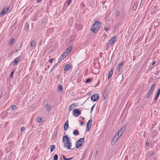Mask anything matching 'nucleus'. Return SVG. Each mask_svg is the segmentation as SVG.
Returning a JSON list of instances; mask_svg holds the SVG:
<instances>
[{
  "mask_svg": "<svg viewBox=\"0 0 160 160\" xmlns=\"http://www.w3.org/2000/svg\"><path fill=\"white\" fill-rule=\"evenodd\" d=\"M62 142L64 143V148L68 150L71 149L72 146L71 142L69 140L68 137L67 136H64L62 138Z\"/></svg>",
  "mask_w": 160,
  "mask_h": 160,
  "instance_id": "1",
  "label": "nucleus"
},
{
  "mask_svg": "<svg viewBox=\"0 0 160 160\" xmlns=\"http://www.w3.org/2000/svg\"><path fill=\"white\" fill-rule=\"evenodd\" d=\"M101 26L100 23L99 22L95 21L91 27V30L94 33H96L99 30Z\"/></svg>",
  "mask_w": 160,
  "mask_h": 160,
  "instance_id": "2",
  "label": "nucleus"
},
{
  "mask_svg": "<svg viewBox=\"0 0 160 160\" xmlns=\"http://www.w3.org/2000/svg\"><path fill=\"white\" fill-rule=\"evenodd\" d=\"M84 142V138H82L79 139L77 142V143L76 145V148H78L79 147L82 146V144Z\"/></svg>",
  "mask_w": 160,
  "mask_h": 160,
  "instance_id": "3",
  "label": "nucleus"
},
{
  "mask_svg": "<svg viewBox=\"0 0 160 160\" xmlns=\"http://www.w3.org/2000/svg\"><path fill=\"white\" fill-rule=\"evenodd\" d=\"M9 9V8L8 7L4 8L1 12L0 13V17L6 14L8 12Z\"/></svg>",
  "mask_w": 160,
  "mask_h": 160,
  "instance_id": "4",
  "label": "nucleus"
},
{
  "mask_svg": "<svg viewBox=\"0 0 160 160\" xmlns=\"http://www.w3.org/2000/svg\"><path fill=\"white\" fill-rule=\"evenodd\" d=\"M73 116L75 117H78L81 114V111L78 109H74L73 112Z\"/></svg>",
  "mask_w": 160,
  "mask_h": 160,
  "instance_id": "5",
  "label": "nucleus"
},
{
  "mask_svg": "<svg viewBox=\"0 0 160 160\" xmlns=\"http://www.w3.org/2000/svg\"><path fill=\"white\" fill-rule=\"evenodd\" d=\"M99 98V96L98 94H95L93 95L91 97V100L93 102L97 101Z\"/></svg>",
  "mask_w": 160,
  "mask_h": 160,
  "instance_id": "6",
  "label": "nucleus"
},
{
  "mask_svg": "<svg viewBox=\"0 0 160 160\" xmlns=\"http://www.w3.org/2000/svg\"><path fill=\"white\" fill-rule=\"evenodd\" d=\"M92 119H90L87 122L86 124V127L87 129V131H89L91 128L92 124Z\"/></svg>",
  "mask_w": 160,
  "mask_h": 160,
  "instance_id": "7",
  "label": "nucleus"
},
{
  "mask_svg": "<svg viewBox=\"0 0 160 160\" xmlns=\"http://www.w3.org/2000/svg\"><path fill=\"white\" fill-rule=\"evenodd\" d=\"M71 65L69 64H67L64 66V71H67L71 69Z\"/></svg>",
  "mask_w": 160,
  "mask_h": 160,
  "instance_id": "8",
  "label": "nucleus"
},
{
  "mask_svg": "<svg viewBox=\"0 0 160 160\" xmlns=\"http://www.w3.org/2000/svg\"><path fill=\"white\" fill-rule=\"evenodd\" d=\"M116 39L117 38L115 36L113 37L109 41V44L111 46L112 45L116 40Z\"/></svg>",
  "mask_w": 160,
  "mask_h": 160,
  "instance_id": "9",
  "label": "nucleus"
},
{
  "mask_svg": "<svg viewBox=\"0 0 160 160\" xmlns=\"http://www.w3.org/2000/svg\"><path fill=\"white\" fill-rule=\"evenodd\" d=\"M20 57H18L16 58L13 62V65L15 66L20 61Z\"/></svg>",
  "mask_w": 160,
  "mask_h": 160,
  "instance_id": "10",
  "label": "nucleus"
},
{
  "mask_svg": "<svg viewBox=\"0 0 160 160\" xmlns=\"http://www.w3.org/2000/svg\"><path fill=\"white\" fill-rule=\"evenodd\" d=\"M69 127L68 120H67L64 126V129L65 131H66L68 128Z\"/></svg>",
  "mask_w": 160,
  "mask_h": 160,
  "instance_id": "11",
  "label": "nucleus"
},
{
  "mask_svg": "<svg viewBox=\"0 0 160 160\" xmlns=\"http://www.w3.org/2000/svg\"><path fill=\"white\" fill-rule=\"evenodd\" d=\"M116 136H115L112 138V141H111V144L112 145L114 144L116 142L117 140H118V138H117Z\"/></svg>",
  "mask_w": 160,
  "mask_h": 160,
  "instance_id": "12",
  "label": "nucleus"
},
{
  "mask_svg": "<svg viewBox=\"0 0 160 160\" xmlns=\"http://www.w3.org/2000/svg\"><path fill=\"white\" fill-rule=\"evenodd\" d=\"M155 86H156V84L155 83H154L152 84V86H151L149 92H150L151 93H152V92L153 91L155 87Z\"/></svg>",
  "mask_w": 160,
  "mask_h": 160,
  "instance_id": "13",
  "label": "nucleus"
},
{
  "mask_svg": "<svg viewBox=\"0 0 160 160\" xmlns=\"http://www.w3.org/2000/svg\"><path fill=\"white\" fill-rule=\"evenodd\" d=\"M72 47L71 46L68 47L66 50V52H67L68 54L72 51Z\"/></svg>",
  "mask_w": 160,
  "mask_h": 160,
  "instance_id": "14",
  "label": "nucleus"
},
{
  "mask_svg": "<svg viewBox=\"0 0 160 160\" xmlns=\"http://www.w3.org/2000/svg\"><path fill=\"white\" fill-rule=\"evenodd\" d=\"M68 55V54L66 52H65L62 53V54L61 55V57H62V58H63V59H64Z\"/></svg>",
  "mask_w": 160,
  "mask_h": 160,
  "instance_id": "15",
  "label": "nucleus"
},
{
  "mask_svg": "<svg viewBox=\"0 0 160 160\" xmlns=\"http://www.w3.org/2000/svg\"><path fill=\"white\" fill-rule=\"evenodd\" d=\"M77 106V105L75 103L72 104L69 107V110L71 111L73 109V108Z\"/></svg>",
  "mask_w": 160,
  "mask_h": 160,
  "instance_id": "16",
  "label": "nucleus"
},
{
  "mask_svg": "<svg viewBox=\"0 0 160 160\" xmlns=\"http://www.w3.org/2000/svg\"><path fill=\"white\" fill-rule=\"evenodd\" d=\"M125 129V127H123L121 129H120L119 131H118V132L120 133L121 135H122V133L124 131Z\"/></svg>",
  "mask_w": 160,
  "mask_h": 160,
  "instance_id": "17",
  "label": "nucleus"
},
{
  "mask_svg": "<svg viewBox=\"0 0 160 160\" xmlns=\"http://www.w3.org/2000/svg\"><path fill=\"white\" fill-rule=\"evenodd\" d=\"M73 134L75 136H78L79 135V133L77 130H75L73 131Z\"/></svg>",
  "mask_w": 160,
  "mask_h": 160,
  "instance_id": "18",
  "label": "nucleus"
},
{
  "mask_svg": "<svg viewBox=\"0 0 160 160\" xmlns=\"http://www.w3.org/2000/svg\"><path fill=\"white\" fill-rule=\"evenodd\" d=\"M46 108L47 109V110L48 111H49L50 109H52V108L51 107V105H48L47 104L46 106Z\"/></svg>",
  "mask_w": 160,
  "mask_h": 160,
  "instance_id": "19",
  "label": "nucleus"
},
{
  "mask_svg": "<svg viewBox=\"0 0 160 160\" xmlns=\"http://www.w3.org/2000/svg\"><path fill=\"white\" fill-rule=\"evenodd\" d=\"M123 62H122L121 63H120L119 65H118V71H119L120 69L122 68V66H123Z\"/></svg>",
  "mask_w": 160,
  "mask_h": 160,
  "instance_id": "20",
  "label": "nucleus"
},
{
  "mask_svg": "<svg viewBox=\"0 0 160 160\" xmlns=\"http://www.w3.org/2000/svg\"><path fill=\"white\" fill-rule=\"evenodd\" d=\"M50 152H51L52 151L55 149V146L54 145H51L50 146Z\"/></svg>",
  "mask_w": 160,
  "mask_h": 160,
  "instance_id": "21",
  "label": "nucleus"
},
{
  "mask_svg": "<svg viewBox=\"0 0 160 160\" xmlns=\"http://www.w3.org/2000/svg\"><path fill=\"white\" fill-rule=\"evenodd\" d=\"M14 39L12 38L9 42V43H8L9 45L10 46L12 45L14 43Z\"/></svg>",
  "mask_w": 160,
  "mask_h": 160,
  "instance_id": "22",
  "label": "nucleus"
},
{
  "mask_svg": "<svg viewBox=\"0 0 160 160\" xmlns=\"http://www.w3.org/2000/svg\"><path fill=\"white\" fill-rule=\"evenodd\" d=\"M112 73H113L112 70V69L111 70V71H110L109 73L108 76V79H109V78L112 76Z\"/></svg>",
  "mask_w": 160,
  "mask_h": 160,
  "instance_id": "23",
  "label": "nucleus"
},
{
  "mask_svg": "<svg viewBox=\"0 0 160 160\" xmlns=\"http://www.w3.org/2000/svg\"><path fill=\"white\" fill-rule=\"evenodd\" d=\"M35 45V42L34 41H32L31 42V45L32 47Z\"/></svg>",
  "mask_w": 160,
  "mask_h": 160,
  "instance_id": "24",
  "label": "nucleus"
},
{
  "mask_svg": "<svg viewBox=\"0 0 160 160\" xmlns=\"http://www.w3.org/2000/svg\"><path fill=\"white\" fill-rule=\"evenodd\" d=\"M62 157L63 160H71L72 158V157L69 158H67L64 156H63Z\"/></svg>",
  "mask_w": 160,
  "mask_h": 160,
  "instance_id": "25",
  "label": "nucleus"
},
{
  "mask_svg": "<svg viewBox=\"0 0 160 160\" xmlns=\"http://www.w3.org/2000/svg\"><path fill=\"white\" fill-rule=\"evenodd\" d=\"M152 93L150 92H148V94L146 96V97L147 98H148L150 97V96L151 95Z\"/></svg>",
  "mask_w": 160,
  "mask_h": 160,
  "instance_id": "26",
  "label": "nucleus"
},
{
  "mask_svg": "<svg viewBox=\"0 0 160 160\" xmlns=\"http://www.w3.org/2000/svg\"><path fill=\"white\" fill-rule=\"evenodd\" d=\"M37 120L39 122H42V118L40 117L38 118L37 119Z\"/></svg>",
  "mask_w": 160,
  "mask_h": 160,
  "instance_id": "27",
  "label": "nucleus"
},
{
  "mask_svg": "<svg viewBox=\"0 0 160 160\" xmlns=\"http://www.w3.org/2000/svg\"><path fill=\"white\" fill-rule=\"evenodd\" d=\"M63 59H64L61 56V57L60 58L59 60L57 62V63H60L62 61Z\"/></svg>",
  "mask_w": 160,
  "mask_h": 160,
  "instance_id": "28",
  "label": "nucleus"
},
{
  "mask_svg": "<svg viewBox=\"0 0 160 160\" xmlns=\"http://www.w3.org/2000/svg\"><path fill=\"white\" fill-rule=\"evenodd\" d=\"M120 134V133H119L118 132L116 134V135L115 136H117V138H118V139L119 137H120L121 136V135L120 134V135H119V134Z\"/></svg>",
  "mask_w": 160,
  "mask_h": 160,
  "instance_id": "29",
  "label": "nucleus"
},
{
  "mask_svg": "<svg viewBox=\"0 0 160 160\" xmlns=\"http://www.w3.org/2000/svg\"><path fill=\"white\" fill-rule=\"evenodd\" d=\"M53 160H57L58 158V156L57 155H55L53 157Z\"/></svg>",
  "mask_w": 160,
  "mask_h": 160,
  "instance_id": "30",
  "label": "nucleus"
},
{
  "mask_svg": "<svg viewBox=\"0 0 160 160\" xmlns=\"http://www.w3.org/2000/svg\"><path fill=\"white\" fill-rule=\"evenodd\" d=\"M159 93L157 92V94L156 95V96L154 99L155 100H156L157 99L158 97L159 96Z\"/></svg>",
  "mask_w": 160,
  "mask_h": 160,
  "instance_id": "31",
  "label": "nucleus"
},
{
  "mask_svg": "<svg viewBox=\"0 0 160 160\" xmlns=\"http://www.w3.org/2000/svg\"><path fill=\"white\" fill-rule=\"evenodd\" d=\"M91 81V79L88 78L86 80V83H88V82H90Z\"/></svg>",
  "mask_w": 160,
  "mask_h": 160,
  "instance_id": "32",
  "label": "nucleus"
},
{
  "mask_svg": "<svg viewBox=\"0 0 160 160\" xmlns=\"http://www.w3.org/2000/svg\"><path fill=\"white\" fill-rule=\"evenodd\" d=\"M120 14V12L119 11H118L116 12V16L118 17V16Z\"/></svg>",
  "mask_w": 160,
  "mask_h": 160,
  "instance_id": "33",
  "label": "nucleus"
},
{
  "mask_svg": "<svg viewBox=\"0 0 160 160\" xmlns=\"http://www.w3.org/2000/svg\"><path fill=\"white\" fill-rule=\"evenodd\" d=\"M58 63H56V64H55V65H54L53 66L52 68V69H51V71H52V69H53L54 68H55L56 66H57V64Z\"/></svg>",
  "mask_w": 160,
  "mask_h": 160,
  "instance_id": "34",
  "label": "nucleus"
},
{
  "mask_svg": "<svg viewBox=\"0 0 160 160\" xmlns=\"http://www.w3.org/2000/svg\"><path fill=\"white\" fill-rule=\"evenodd\" d=\"M12 109L13 110H15L17 108L16 107L15 105H12Z\"/></svg>",
  "mask_w": 160,
  "mask_h": 160,
  "instance_id": "35",
  "label": "nucleus"
},
{
  "mask_svg": "<svg viewBox=\"0 0 160 160\" xmlns=\"http://www.w3.org/2000/svg\"><path fill=\"white\" fill-rule=\"evenodd\" d=\"M71 0H68V2H67V4L68 6L69 5L70 3L71 2Z\"/></svg>",
  "mask_w": 160,
  "mask_h": 160,
  "instance_id": "36",
  "label": "nucleus"
},
{
  "mask_svg": "<svg viewBox=\"0 0 160 160\" xmlns=\"http://www.w3.org/2000/svg\"><path fill=\"white\" fill-rule=\"evenodd\" d=\"M59 89L60 90H62L63 88L62 86H60L58 87Z\"/></svg>",
  "mask_w": 160,
  "mask_h": 160,
  "instance_id": "37",
  "label": "nucleus"
},
{
  "mask_svg": "<svg viewBox=\"0 0 160 160\" xmlns=\"http://www.w3.org/2000/svg\"><path fill=\"white\" fill-rule=\"evenodd\" d=\"M14 73V71H12L11 73V74H10V77L11 78H12V76L13 75V74Z\"/></svg>",
  "mask_w": 160,
  "mask_h": 160,
  "instance_id": "38",
  "label": "nucleus"
},
{
  "mask_svg": "<svg viewBox=\"0 0 160 160\" xmlns=\"http://www.w3.org/2000/svg\"><path fill=\"white\" fill-rule=\"evenodd\" d=\"M95 104L91 108V113L92 111L93 110V108H94V107L95 106Z\"/></svg>",
  "mask_w": 160,
  "mask_h": 160,
  "instance_id": "39",
  "label": "nucleus"
},
{
  "mask_svg": "<svg viewBox=\"0 0 160 160\" xmlns=\"http://www.w3.org/2000/svg\"><path fill=\"white\" fill-rule=\"evenodd\" d=\"M21 130L22 131H23L25 130V128L24 127H22L21 128Z\"/></svg>",
  "mask_w": 160,
  "mask_h": 160,
  "instance_id": "40",
  "label": "nucleus"
},
{
  "mask_svg": "<svg viewBox=\"0 0 160 160\" xmlns=\"http://www.w3.org/2000/svg\"><path fill=\"white\" fill-rule=\"evenodd\" d=\"M53 61V59L52 58H51L49 59V62H52Z\"/></svg>",
  "mask_w": 160,
  "mask_h": 160,
  "instance_id": "41",
  "label": "nucleus"
},
{
  "mask_svg": "<svg viewBox=\"0 0 160 160\" xmlns=\"http://www.w3.org/2000/svg\"><path fill=\"white\" fill-rule=\"evenodd\" d=\"M104 29L106 31H107L108 30V28L105 27L104 28Z\"/></svg>",
  "mask_w": 160,
  "mask_h": 160,
  "instance_id": "42",
  "label": "nucleus"
},
{
  "mask_svg": "<svg viewBox=\"0 0 160 160\" xmlns=\"http://www.w3.org/2000/svg\"><path fill=\"white\" fill-rule=\"evenodd\" d=\"M133 6H135V7L136 8H137V3H136L135 4H134L133 6V8H134V7H133Z\"/></svg>",
  "mask_w": 160,
  "mask_h": 160,
  "instance_id": "43",
  "label": "nucleus"
},
{
  "mask_svg": "<svg viewBox=\"0 0 160 160\" xmlns=\"http://www.w3.org/2000/svg\"><path fill=\"white\" fill-rule=\"evenodd\" d=\"M149 145V143H148V142H146V145L147 146H148V145Z\"/></svg>",
  "mask_w": 160,
  "mask_h": 160,
  "instance_id": "44",
  "label": "nucleus"
},
{
  "mask_svg": "<svg viewBox=\"0 0 160 160\" xmlns=\"http://www.w3.org/2000/svg\"><path fill=\"white\" fill-rule=\"evenodd\" d=\"M157 92L158 93H159L160 94V89H159L158 90V91Z\"/></svg>",
  "mask_w": 160,
  "mask_h": 160,
  "instance_id": "45",
  "label": "nucleus"
},
{
  "mask_svg": "<svg viewBox=\"0 0 160 160\" xmlns=\"http://www.w3.org/2000/svg\"><path fill=\"white\" fill-rule=\"evenodd\" d=\"M143 1V0H141V2H140V5H141V4L142 3V2Z\"/></svg>",
  "mask_w": 160,
  "mask_h": 160,
  "instance_id": "46",
  "label": "nucleus"
},
{
  "mask_svg": "<svg viewBox=\"0 0 160 160\" xmlns=\"http://www.w3.org/2000/svg\"><path fill=\"white\" fill-rule=\"evenodd\" d=\"M80 123H81V125H83V122H81Z\"/></svg>",
  "mask_w": 160,
  "mask_h": 160,
  "instance_id": "47",
  "label": "nucleus"
},
{
  "mask_svg": "<svg viewBox=\"0 0 160 160\" xmlns=\"http://www.w3.org/2000/svg\"><path fill=\"white\" fill-rule=\"evenodd\" d=\"M154 154V152H153L151 154V156H152V155H153Z\"/></svg>",
  "mask_w": 160,
  "mask_h": 160,
  "instance_id": "48",
  "label": "nucleus"
},
{
  "mask_svg": "<svg viewBox=\"0 0 160 160\" xmlns=\"http://www.w3.org/2000/svg\"><path fill=\"white\" fill-rule=\"evenodd\" d=\"M155 62H153V63H152V65H154V64H155Z\"/></svg>",
  "mask_w": 160,
  "mask_h": 160,
  "instance_id": "49",
  "label": "nucleus"
},
{
  "mask_svg": "<svg viewBox=\"0 0 160 160\" xmlns=\"http://www.w3.org/2000/svg\"><path fill=\"white\" fill-rule=\"evenodd\" d=\"M40 0H37V2H40V1H39Z\"/></svg>",
  "mask_w": 160,
  "mask_h": 160,
  "instance_id": "50",
  "label": "nucleus"
},
{
  "mask_svg": "<svg viewBox=\"0 0 160 160\" xmlns=\"http://www.w3.org/2000/svg\"><path fill=\"white\" fill-rule=\"evenodd\" d=\"M59 75H57V78H59Z\"/></svg>",
  "mask_w": 160,
  "mask_h": 160,
  "instance_id": "51",
  "label": "nucleus"
},
{
  "mask_svg": "<svg viewBox=\"0 0 160 160\" xmlns=\"http://www.w3.org/2000/svg\"><path fill=\"white\" fill-rule=\"evenodd\" d=\"M81 4L82 5V6H83V5H84V4L83 3H81Z\"/></svg>",
  "mask_w": 160,
  "mask_h": 160,
  "instance_id": "52",
  "label": "nucleus"
},
{
  "mask_svg": "<svg viewBox=\"0 0 160 160\" xmlns=\"http://www.w3.org/2000/svg\"><path fill=\"white\" fill-rule=\"evenodd\" d=\"M84 119V118H82V119Z\"/></svg>",
  "mask_w": 160,
  "mask_h": 160,
  "instance_id": "53",
  "label": "nucleus"
}]
</instances>
